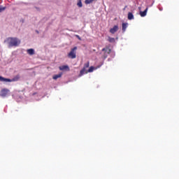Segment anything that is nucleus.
Listing matches in <instances>:
<instances>
[{"label": "nucleus", "mask_w": 179, "mask_h": 179, "mask_svg": "<svg viewBox=\"0 0 179 179\" xmlns=\"http://www.w3.org/2000/svg\"><path fill=\"white\" fill-rule=\"evenodd\" d=\"M7 41L10 48L11 47H17L20 44V40L17 39V38H8Z\"/></svg>", "instance_id": "obj_1"}, {"label": "nucleus", "mask_w": 179, "mask_h": 179, "mask_svg": "<svg viewBox=\"0 0 179 179\" xmlns=\"http://www.w3.org/2000/svg\"><path fill=\"white\" fill-rule=\"evenodd\" d=\"M20 79V75L17 74L13 78H5L0 76V82H17Z\"/></svg>", "instance_id": "obj_2"}, {"label": "nucleus", "mask_w": 179, "mask_h": 179, "mask_svg": "<svg viewBox=\"0 0 179 179\" xmlns=\"http://www.w3.org/2000/svg\"><path fill=\"white\" fill-rule=\"evenodd\" d=\"M76 50H78V47H74L68 54V57L71 58V59H75L76 58Z\"/></svg>", "instance_id": "obj_3"}, {"label": "nucleus", "mask_w": 179, "mask_h": 179, "mask_svg": "<svg viewBox=\"0 0 179 179\" xmlns=\"http://www.w3.org/2000/svg\"><path fill=\"white\" fill-rule=\"evenodd\" d=\"M102 52H103V55L101 56V58L102 59H106L107 57H108V55L111 53V49L104 48L102 49Z\"/></svg>", "instance_id": "obj_4"}, {"label": "nucleus", "mask_w": 179, "mask_h": 179, "mask_svg": "<svg viewBox=\"0 0 179 179\" xmlns=\"http://www.w3.org/2000/svg\"><path fill=\"white\" fill-rule=\"evenodd\" d=\"M8 93H9V90L4 88L1 90L0 96H1V97H6V96H8Z\"/></svg>", "instance_id": "obj_5"}, {"label": "nucleus", "mask_w": 179, "mask_h": 179, "mask_svg": "<svg viewBox=\"0 0 179 179\" xmlns=\"http://www.w3.org/2000/svg\"><path fill=\"white\" fill-rule=\"evenodd\" d=\"M117 31H118V25H115L110 29V33H111V34H115Z\"/></svg>", "instance_id": "obj_6"}, {"label": "nucleus", "mask_w": 179, "mask_h": 179, "mask_svg": "<svg viewBox=\"0 0 179 179\" xmlns=\"http://www.w3.org/2000/svg\"><path fill=\"white\" fill-rule=\"evenodd\" d=\"M59 69L60 71H70L69 66L68 65L60 66L59 67Z\"/></svg>", "instance_id": "obj_7"}, {"label": "nucleus", "mask_w": 179, "mask_h": 179, "mask_svg": "<svg viewBox=\"0 0 179 179\" xmlns=\"http://www.w3.org/2000/svg\"><path fill=\"white\" fill-rule=\"evenodd\" d=\"M86 73H89V72L87 71V70H86V69L83 68L80 71L79 77L80 78V76H83V75Z\"/></svg>", "instance_id": "obj_8"}, {"label": "nucleus", "mask_w": 179, "mask_h": 179, "mask_svg": "<svg viewBox=\"0 0 179 179\" xmlns=\"http://www.w3.org/2000/svg\"><path fill=\"white\" fill-rule=\"evenodd\" d=\"M127 27H128V23L123 22L122 24V30L123 33L126 31Z\"/></svg>", "instance_id": "obj_9"}, {"label": "nucleus", "mask_w": 179, "mask_h": 179, "mask_svg": "<svg viewBox=\"0 0 179 179\" xmlns=\"http://www.w3.org/2000/svg\"><path fill=\"white\" fill-rule=\"evenodd\" d=\"M147 13H148V8H146L144 11L140 12V16H141V17H145V16H146Z\"/></svg>", "instance_id": "obj_10"}, {"label": "nucleus", "mask_w": 179, "mask_h": 179, "mask_svg": "<svg viewBox=\"0 0 179 179\" xmlns=\"http://www.w3.org/2000/svg\"><path fill=\"white\" fill-rule=\"evenodd\" d=\"M27 52L29 55H34V49H28Z\"/></svg>", "instance_id": "obj_11"}, {"label": "nucleus", "mask_w": 179, "mask_h": 179, "mask_svg": "<svg viewBox=\"0 0 179 179\" xmlns=\"http://www.w3.org/2000/svg\"><path fill=\"white\" fill-rule=\"evenodd\" d=\"M62 76V73L55 75L53 76L52 79H54L55 80H57V79H59V78H61Z\"/></svg>", "instance_id": "obj_12"}, {"label": "nucleus", "mask_w": 179, "mask_h": 179, "mask_svg": "<svg viewBox=\"0 0 179 179\" xmlns=\"http://www.w3.org/2000/svg\"><path fill=\"white\" fill-rule=\"evenodd\" d=\"M128 19L129 20H132L134 19V14H132V13H128Z\"/></svg>", "instance_id": "obj_13"}, {"label": "nucleus", "mask_w": 179, "mask_h": 179, "mask_svg": "<svg viewBox=\"0 0 179 179\" xmlns=\"http://www.w3.org/2000/svg\"><path fill=\"white\" fill-rule=\"evenodd\" d=\"M94 1H96V0H85V3L86 5H90V3H92V2H94Z\"/></svg>", "instance_id": "obj_14"}, {"label": "nucleus", "mask_w": 179, "mask_h": 179, "mask_svg": "<svg viewBox=\"0 0 179 179\" xmlns=\"http://www.w3.org/2000/svg\"><path fill=\"white\" fill-rule=\"evenodd\" d=\"M77 6L78 8H82L83 6V4H82V0L78 1Z\"/></svg>", "instance_id": "obj_15"}, {"label": "nucleus", "mask_w": 179, "mask_h": 179, "mask_svg": "<svg viewBox=\"0 0 179 179\" xmlns=\"http://www.w3.org/2000/svg\"><path fill=\"white\" fill-rule=\"evenodd\" d=\"M90 65V63L89 62H87V63H85L84 64L83 68H85V69H87V68H89Z\"/></svg>", "instance_id": "obj_16"}, {"label": "nucleus", "mask_w": 179, "mask_h": 179, "mask_svg": "<svg viewBox=\"0 0 179 179\" xmlns=\"http://www.w3.org/2000/svg\"><path fill=\"white\" fill-rule=\"evenodd\" d=\"M109 43H115V39L114 38H111V37H108V40Z\"/></svg>", "instance_id": "obj_17"}, {"label": "nucleus", "mask_w": 179, "mask_h": 179, "mask_svg": "<svg viewBox=\"0 0 179 179\" xmlns=\"http://www.w3.org/2000/svg\"><path fill=\"white\" fill-rule=\"evenodd\" d=\"M93 71H94V67L93 66L90 67V69L87 70L88 73H92Z\"/></svg>", "instance_id": "obj_18"}, {"label": "nucleus", "mask_w": 179, "mask_h": 179, "mask_svg": "<svg viewBox=\"0 0 179 179\" xmlns=\"http://www.w3.org/2000/svg\"><path fill=\"white\" fill-rule=\"evenodd\" d=\"M6 9V7L0 6V12H3Z\"/></svg>", "instance_id": "obj_19"}, {"label": "nucleus", "mask_w": 179, "mask_h": 179, "mask_svg": "<svg viewBox=\"0 0 179 179\" xmlns=\"http://www.w3.org/2000/svg\"><path fill=\"white\" fill-rule=\"evenodd\" d=\"M76 37H77V38H78V40H82V39L80 38V36H79V35H76Z\"/></svg>", "instance_id": "obj_20"}, {"label": "nucleus", "mask_w": 179, "mask_h": 179, "mask_svg": "<svg viewBox=\"0 0 179 179\" xmlns=\"http://www.w3.org/2000/svg\"><path fill=\"white\" fill-rule=\"evenodd\" d=\"M100 66H101V64L100 66H99L98 68H100Z\"/></svg>", "instance_id": "obj_21"}]
</instances>
